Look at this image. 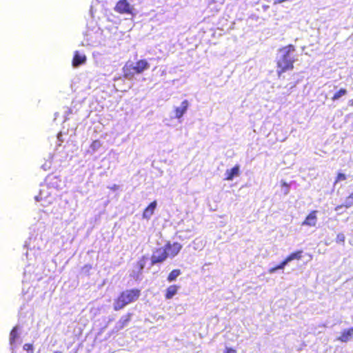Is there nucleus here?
<instances>
[{
	"label": "nucleus",
	"instance_id": "f257e3e1",
	"mask_svg": "<svg viewBox=\"0 0 353 353\" xmlns=\"http://www.w3.org/2000/svg\"><path fill=\"white\" fill-rule=\"evenodd\" d=\"M295 48L293 46L289 45L281 49L278 53L277 65L283 72L293 68V63L295 61Z\"/></svg>",
	"mask_w": 353,
	"mask_h": 353
},
{
	"label": "nucleus",
	"instance_id": "f03ea898",
	"mask_svg": "<svg viewBox=\"0 0 353 353\" xmlns=\"http://www.w3.org/2000/svg\"><path fill=\"white\" fill-rule=\"evenodd\" d=\"M140 295L138 290H130L123 292L114 303L115 310H121L126 305L136 301Z\"/></svg>",
	"mask_w": 353,
	"mask_h": 353
},
{
	"label": "nucleus",
	"instance_id": "7ed1b4c3",
	"mask_svg": "<svg viewBox=\"0 0 353 353\" xmlns=\"http://www.w3.org/2000/svg\"><path fill=\"white\" fill-rule=\"evenodd\" d=\"M35 199L37 201L41 202V205L47 206L52 203L54 198L51 196L49 189L46 186H43L40 190L39 194L35 196Z\"/></svg>",
	"mask_w": 353,
	"mask_h": 353
},
{
	"label": "nucleus",
	"instance_id": "20e7f679",
	"mask_svg": "<svg viewBox=\"0 0 353 353\" xmlns=\"http://www.w3.org/2000/svg\"><path fill=\"white\" fill-rule=\"evenodd\" d=\"M134 6L130 5L127 0L119 1L116 6L115 10L121 14H128L133 15Z\"/></svg>",
	"mask_w": 353,
	"mask_h": 353
},
{
	"label": "nucleus",
	"instance_id": "39448f33",
	"mask_svg": "<svg viewBox=\"0 0 353 353\" xmlns=\"http://www.w3.org/2000/svg\"><path fill=\"white\" fill-rule=\"evenodd\" d=\"M167 258L166 250H165L164 247L160 248L153 252L151 257L152 263H162Z\"/></svg>",
	"mask_w": 353,
	"mask_h": 353
},
{
	"label": "nucleus",
	"instance_id": "423d86ee",
	"mask_svg": "<svg viewBox=\"0 0 353 353\" xmlns=\"http://www.w3.org/2000/svg\"><path fill=\"white\" fill-rule=\"evenodd\" d=\"M164 248L166 250L168 257H174L181 250L182 245L179 243H168Z\"/></svg>",
	"mask_w": 353,
	"mask_h": 353
},
{
	"label": "nucleus",
	"instance_id": "0eeeda50",
	"mask_svg": "<svg viewBox=\"0 0 353 353\" xmlns=\"http://www.w3.org/2000/svg\"><path fill=\"white\" fill-rule=\"evenodd\" d=\"M150 68V63L145 59H141L132 66V70L136 74H141Z\"/></svg>",
	"mask_w": 353,
	"mask_h": 353
},
{
	"label": "nucleus",
	"instance_id": "6e6552de",
	"mask_svg": "<svg viewBox=\"0 0 353 353\" xmlns=\"http://www.w3.org/2000/svg\"><path fill=\"white\" fill-rule=\"evenodd\" d=\"M189 106V103L187 100H184L181 102L180 106L174 108V117L176 119H181L183 115L186 112Z\"/></svg>",
	"mask_w": 353,
	"mask_h": 353
},
{
	"label": "nucleus",
	"instance_id": "1a4fd4ad",
	"mask_svg": "<svg viewBox=\"0 0 353 353\" xmlns=\"http://www.w3.org/2000/svg\"><path fill=\"white\" fill-rule=\"evenodd\" d=\"M317 211L311 212L305 218L301 225H307L310 227H315L317 223Z\"/></svg>",
	"mask_w": 353,
	"mask_h": 353
},
{
	"label": "nucleus",
	"instance_id": "9d476101",
	"mask_svg": "<svg viewBox=\"0 0 353 353\" xmlns=\"http://www.w3.org/2000/svg\"><path fill=\"white\" fill-rule=\"evenodd\" d=\"M240 174V167L239 165H235L233 168L230 170H227L225 171V179L227 181H232L234 177H236Z\"/></svg>",
	"mask_w": 353,
	"mask_h": 353
},
{
	"label": "nucleus",
	"instance_id": "9b49d317",
	"mask_svg": "<svg viewBox=\"0 0 353 353\" xmlns=\"http://www.w3.org/2000/svg\"><path fill=\"white\" fill-rule=\"evenodd\" d=\"M353 339V327L348 330H345L342 332L341 335L337 339V340L347 343Z\"/></svg>",
	"mask_w": 353,
	"mask_h": 353
},
{
	"label": "nucleus",
	"instance_id": "f8f14e48",
	"mask_svg": "<svg viewBox=\"0 0 353 353\" xmlns=\"http://www.w3.org/2000/svg\"><path fill=\"white\" fill-rule=\"evenodd\" d=\"M19 338V334H18V327L15 326L10 332V344L11 346V349L13 350L14 347L17 346V341Z\"/></svg>",
	"mask_w": 353,
	"mask_h": 353
},
{
	"label": "nucleus",
	"instance_id": "ddd939ff",
	"mask_svg": "<svg viewBox=\"0 0 353 353\" xmlns=\"http://www.w3.org/2000/svg\"><path fill=\"white\" fill-rule=\"evenodd\" d=\"M85 60V56L77 51L73 58L72 65L74 67H78L79 65L83 63Z\"/></svg>",
	"mask_w": 353,
	"mask_h": 353
},
{
	"label": "nucleus",
	"instance_id": "4468645a",
	"mask_svg": "<svg viewBox=\"0 0 353 353\" xmlns=\"http://www.w3.org/2000/svg\"><path fill=\"white\" fill-rule=\"evenodd\" d=\"M157 207V202H152L148 208L144 210L143 217L146 219H150L152 215L154 214V209Z\"/></svg>",
	"mask_w": 353,
	"mask_h": 353
},
{
	"label": "nucleus",
	"instance_id": "2eb2a0df",
	"mask_svg": "<svg viewBox=\"0 0 353 353\" xmlns=\"http://www.w3.org/2000/svg\"><path fill=\"white\" fill-rule=\"evenodd\" d=\"M133 64L127 63L123 68V75L125 79H131L136 72L132 70Z\"/></svg>",
	"mask_w": 353,
	"mask_h": 353
},
{
	"label": "nucleus",
	"instance_id": "dca6fc26",
	"mask_svg": "<svg viewBox=\"0 0 353 353\" xmlns=\"http://www.w3.org/2000/svg\"><path fill=\"white\" fill-rule=\"evenodd\" d=\"M131 319V315L130 314L126 316H122L120 320L117 322L116 328L117 330H121L125 327L128 323L130 322Z\"/></svg>",
	"mask_w": 353,
	"mask_h": 353
},
{
	"label": "nucleus",
	"instance_id": "f3484780",
	"mask_svg": "<svg viewBox=\"0 0 353 353\" xmlns=\"http://www.w3.org/2000/svg\"><path fill=\"white\" fill-rule=\"evenodd\" d=\"M178 287L176 285H170L166 290L165 297L168 299H172L177 292Z\"/></svg>",
	"mask_w": 353,
	"mask_h": 353
},
{
	"label": "nucleus",
	"instance_id": "a211bd4d",
	"mask_svg": "<svg viewBox=\"0 0 353 353\" xmlns=\"http://www.w3.org/2000/svg\"><path fill=\"white\" fill-rule=\"evenodd\" d=\"M301 253H302V251H298L296 252H294V253L291 254L290 255H289L285 259L287 260V261L288 263H290V261L295 260V259L299 260L301 258Z\"/></svg>",
	"mask_w": 353,
	"mask_h": 353
},
{
	"label": "nucleus",
	"instance_id": "6ab92c4d",
	"mask_svg": "<svg viewBox=\"0 0 353 353\" xmlns=\"http://www.w3.org/2000/svg\"><path fill=\"white\" fill-rule=\"evenodd\" d=\"M346 94H347V90L344 88H341L334 94L332 99L333 101L339 100L341 97L345 96Z\"/></svg>",
	"mask_w": 353,
	"mask_h": 353
},
{
	"label": "nucleus",
	"instance_id": "aec40b11",
	"mask_svg": "<svg viewBox=\"0 0 353 353\" xmlns=\"http://www.w3.org/2000/svg\"><path fill=\"white\" fill-rule=\"evenodd\" d=\"M180 274L181 271L179 270H174L170 273L168 280L170 282L173 281L180 275Z\"/></svg>",
	"mask_w": 353,
	"mask_h": 353
},
{
	"label": "nucleus",
	"instance_id": "412c9836",
	"mask_svg": "<svg viewBox=\"0 0 353 353\" xmlns=\"http://www.w3.org/2000/svg\"><path fill=\"white\" fill-rule=\"evenodd\" d=\"M101 147V143L98 140L94 141L90 145V148L93 152L97 151Z\"/></svg>",
	"mask_w": 353,
	"mask_h": 353
},
{
	"label": "nucleus",
	"instance_id": "4be33fe9",
	"mask_svg": "<svg viewBox=\"0 0 353 353\" xmlns=\"http://www.w3.org/2000/svg\"><path fill=\"white\" fill-rule=\"evenodd\" d=\"M352 205H353V193L351 194L345 201V203L343 204V206H345L346 208H350Z\"/></svg>",
	"mask_w": 353,
	"mask_h": 353
},
{
	"label": "nucleus",
	"instance_id": "5701e85b",
	"mask_svg": "<svg viewBox=\"0 0 353 353\" xmlns=\"http://www.w3.org/2000/svg\"><path fill=\"white\" fill-rule=\"evenodd\" d=\"M193 248L194 250L201 249L203 247V244L201 241L197 239L192 242Z\"/></svg>",
	"mask_w": 353,
	"mask_h": 353
},
{
	"label": "nucleus",
	"instance_id": "b1692460",
	"mask_svg": "<svg viewBox=\"0 0 353 353\" xmlns=\"http://www.w3.org/2000/svg\"><path fill=\"white\" fill-rule=\"evenodd\" d=\"M23 350L28 352V353H32V345L30 343H26L23 345Z\"/></svg>",
	"mask_w": 353,
	"mask_h": 353
},
{
	"label": "nucleus",
	"instance_id": "393cba45",
	"mask_svg": "<svg viewBox=\"0 0 353 353\" xmlns=\"http://www.w3.org/2000/svg\"><path fill=\"white\" fill-rule=\"evenodd\" d=\"M346 179V176L343 173H339L337 176L336 180L335 181V184L340 181H344Z\"/></svg>",
	"mask_w": 353,
	"mask_h": 353
},
{
	"label": "nucleus",
	"instance_id": "a878e982",
	"mask_svg": "<svg viewBox=\"0 0 353 353\" xmlns=\"http://www.w3.org/2000/svg\"><path fill=\"white\" fill-rule=\"evenodd\" d=\"M282 190L285 194H288L289 192V188L288 184L285 182L282 183Z\"/></svg>",
	"mask_w": 353,
	"mask_h": 353
},
{
	"label": "nucleus",
	"instance_id": "bb28decb",
	"mask_svg": "<svg viewBox=\"0 0 353 353\" xmlns=\"http://www.w3.org/2000/svg\"><path fill=\"white\" fill-rule=\"evenodd\" d=\"M289 263L285 259L283 262H281L279 265L276 266L278 270L284 269L285 266L287 265Z\"/></svg>",
	"mask_w": 353,
	"mask_h": 353
},
{
	"label": "nucleus",
	"instance_id": "cd10ccee",
	"mask_svg": "<svg viewBox=\"0 0 353 353\" xmlns=\"http://www.w3.org/2000/svg\"><path fill=\"white\" fill-rule=\"evenodd\" d=\"M336 241L337 242H344L345 241V236L343 234L340 233L336 236Z\"/></svg>",
	"mask_w": 353,
	"mask_h": 353
},
{
	"label": "nucleus",
	"instance_id": "c85d7f7f",
	"mask_svg": "<svg viewBox=\"0 0 353 353\" xmlns=\"http://www.w3.org/2000/svg\"><path fill=\"white\" fill-rule=\"evenodd\" d=\"M226 353H236V350L232 349V348H229V347H227L226 348Z\"/></svg>",
	"mask_w": 353,
	"mask_h": 353
},
{
	"label": "nucleus",
	"instance_id": "c756f323",
	"mask_svg": "<svg viewBox=\"0 0 353 353\" xmlns=\"http://www.w3.org/2000/svg\"><path fill=\"white\" fill-rule=\"evenodd\" d=\"M276 270H278L277 268L276 267H274V268H270L269 270V273L270 274H273L274 273Z\"/></svg>",
	"mask_w": 353,
	"mask_h": 353
},
{
	"label": "nucleus",
	"instance_id": "7c9ffc66",
	"mask_svg": "<svg viewBox=\"0 0 353 353\" xmlns=\"http://www.w3.org/2000/svg\"><path fill=\"white\" fill-rule=\"evenodd\" d=\"M343 207V205H338L335 208V210L336 211H339V210H341L342 208Z\"/></svg>",
	"mask_w": 353,
	"mask_h": 353
},
{
	"label": "nucleus",
	"instance_id": "2f4dec72",
	"mask_svg": "<svg viewBox=\"0 0 353 353\" xmlns=\"http://www.w3.org/2000/svg\"><path fill=\"white\" fill-rule=\"evenodd\" d=\"M112 190H116L118 189V185H114L112 188H111Z\"/></svg>",
	"mask_w": 353,
	"mask_h": 353
},
{
	"label": "nucleus",
	"instance_id": "473e14b6",
	"mask_svg": "<svg viewBox=\"0 0 353 353\" xmlns=\"http://www.w3.org/2000/svg\"><path fill=\"white\" fill-rule=\"evenodd\" d=\"M143 266H144V265L141 263L139 264V267L140 270H142L143 268Z\"/></svg>",
	"mask_w": 353,
	"mask_h": 353
},
{
	"label": "nucleus",
	"instance_id": "72a5a7b5",
	"mask_svg": "<svg viewBox=\"0 0 353 353\" xmlns=\"http://www.w3.org/2000/svg\"><path fill=\"white\" fill-rule=\"evenodd\" d=\"M61 134H58V139H60V137H61Z\"/></svg>",
	"mask_w": 353,
	"mask_h": 353
},
{
	"label": "nucleus",
	"instance_id": "f704fd0d",
	"mask_svg": "<svg viewBox=\"0 0 353 353\" xmlns=\"http://www.w3.org/2000/svg\"><path fill=\"white\" fill-rule=\"evenodd\" d=\"M54 353H62L61 352H55Z\"/></svg>",
	"mask_w": 353,
	"mask_h": 353
}]
</instances>
